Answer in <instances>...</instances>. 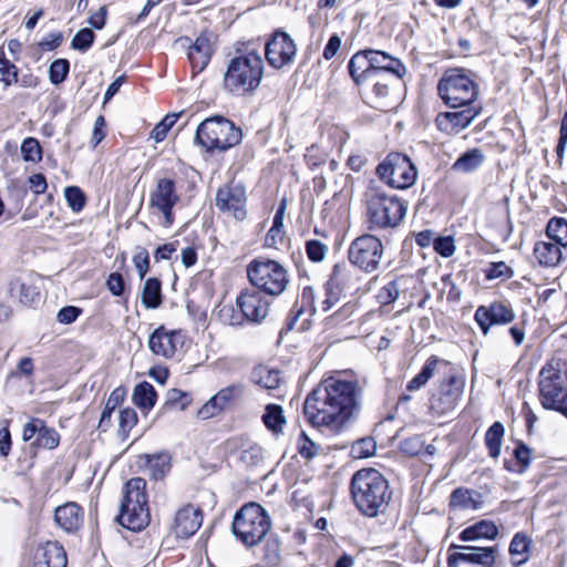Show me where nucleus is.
Wrapping results in <instances>:
<instances>
[{
	"mask_svg": "<svg viewBox=\"0 0 567 567\" xmlns=\"http://www.w3.org/2000/svg\"><path fill=\"white\" fill-rule=\"evenodd\" d=\"M360 406L358 384L330 377L308 394L303 413L315 427L338 433L358 415Z\"/></svg>",
	"mask_w": 567,
	"mask_h": 567,
	"instance_id": "obj_1",
	"label": "nucleus"
},
{
	"mask_svg": "<svg viewBox=\"0 0 567 567\" xmlns=\"http://www.w3.org/2000/svg\"><path fill=\"white\" fill-rule=\"evenodd\" d=\"M351 496L363 515L375 517L386 508L391 492L386 478L378 470L362 468L351 478Z\"/></svg>",
	"mask_w": 567,
	"mask_h": 567,
	"instance_id": "obj_2",
	"label": "nucleus"
},
{
	"mask_svg": "<svg viewBox=\"0 0 567 567\" xmlns=\"http://www.w3.org/2000/svg\"><path fill=\"white\" fill-rule=\"evenodd\" d=\"M264 75L261 56L250 51L233 58L224 76L225 87L231 93L244 95L259 86Z\"/></svg>",
	"mask_w": 567,
	"mask_h": 567,
	"instance_id": "obj_3",
	"label": "nucleus"
},
{
	"mask_svg": "<svg viewBox=\"0 0 567 567\" xmlns=\"http://www.w3.org/2000/svg\"><path fill=\"white\" fill-rule=\"evenodd\" d=\"M442 101L451 107L473 106L480 94L474 74L465 69L454 68L444 72L437 84Z\"/></svg>",
	"mask_w": 567,
	"mask_h": 567,
	"instance_id": "obj_4",
	"label": "nucleus"
},
{
	"mask_svg": "<svg viewBox=\"0 0 567 567\" xmlns=\"http://www.w3.org/2000/svg\"><path fill=\"white\" fill-rule=\"evenodd\" d=\"M364 202L371 228L395 227L406 214V206L400 198L378 187L367 189Z\"/></svg>",
	"mask_w": 567,
	"mask_h": 567,
	"instance_id": "obj_5",
	"label": "nucleus"
},
{
	"mask_svg": "<svg viewBox=\"0 0 567 567\" xmlns=\"http://www.w3.org/2000/svg\"><path fill=\"white\" fill-rule=\"evenodd\" d=\"M436 372L443 374L446 380L441 384L440 393L433 394L430 410L437 415H443L454 409L463 392L464 379L455 372L449 361L431 358L427 360V380Z\"/></svg>",
	"mask_w": 567,
	"mask_h": 567,
	"instance_id": "obj_6",
	"label": "nucleus"
},
{
	"mask_svg": "<svg viewBox=\"0 0 567 567\" xmlns=\"http://www.w3.org/2000/svg\"><path fill=\"white\" fill-rule=\"evenodd\" d=\"M539 400L544 409L567 417V371L558 361L545 364L538 377Z\"/></svg>",
	"mask_w": 567,
	"mask_h": 567,
	"instance_id": "obj_7",
	"label": "nucleus"
},
{
	"mask_svg": "<svg viewBox=\"0 0 567 567\" xmlns=\"http://www.w3.org/2000/svg\"><path fill=\"white\" fill-rule=\"evenodd\" d=\"M146 482L141 477L131 478L124 486L118 522L131 530H141L150 523Z\"/></svg>",
	"mask_w": 567,
	"mask_h": 567,
	"instance_id": "obj_8",
	"label": "nucleus"
},
{
	"mask_svg": "<svg viewBox=\"0 0 567 567\" xmlns=\"http://www.w3.org/2000/svg\"><path fill=\"white\" fill-rule=\"evenodd\" d=\"M270 526L265 508L257 503H249L236 513L233 532L247 547H252L266 537Z\"/></svg>",
	"mask_w": 567,
	"mask_h": 567,
	"instance_id": "obj_9",
	"label": "nucleus"
},
{
	"mask_svg": "<svg viewBox=\"0 0 567 567\" xmlns=\"http://www.w3.org/2000/svg\"><path fill=\"white\" fill-rule=\"evenodd\" d=\"M250 284L268 296L281 295L289 284L287 269L276 260L256 258L247 266Z\"/></svg>",
	"mask_w": 567,
	"mask_h": 567,
	"instance_id": "obj_10",
	"label": "nucleus"
},
{
	"mask_svg": "<svg viewBox=\"0 0 567 567\" xmlns=\"http://www.w3.org/2000/svg\"><path fill=\"white\" fill-rule=\"evenodd\" d=\"M240 128L223 116H214L203 121L196 131V141L207 151H226L241 141Z\"/></svg>",
	"mask_w": 567,
	"mask_h": 567,
	"instance_id": "obj_11",
	"label": "nucleus"
},
{
	"mask_svg": "<svg viewBox=\"0 0 567 567\" xmlns=\"http://www.w3.org/2000/svg\"><path fill=\"white\" fill-rule=\"evenodd\" d=\"M377 175L391 188L406 189L417 176V171L409 156L401 153H390L377 166Z\"/></svg>",
	"mask_w": 567,
	"mask_h": 567,
	"instance_id": "obj_12",
	"label": "nucleus"
},
{
	"mask_svg": "<svg viewBox=\"0 0 567 567\" xmlns=\"http://www.w3.org/2000/svg\"><path fill=\"white\" fill-rule=\"evenodd\" d=\"M382 256V241L378 237L369 234L355 238L348 250L350 262L365 272L375 271Z\"/></svg>",
	"mask_w": 567,
	"mask_h": 567,
	"instance_id": "obj_13",
	"label": "nucleus"
},
{
	"mask_svg": "<svg viewBox=\"0 0 567 567\" xmlns=\"http://www.w3.org/2000/svg\"><path fill=\"white\" fill-rule=\"evenodd\" d=\"M178 202L179 195L175 182L167 177L158 178L155 188L150 195V207L154 212L162 214V225L164 227L173 225V208Z\"/></svg>",
	"mask_w": 567,
	"mask_h": 567,
	"instance_id": "obj_14",
	"label": "nucleus"
},
{
	"mask_svg": "<svg viewBox=\"0 0 567 567\" xmlns=\"http://www.w3.org/2000/svg\"><path fill=\"white\" fill-rule=\"evenodd\" d=\"M297 54V45L291 37L284 31H276L267 42L265 55L270 66L282 69L290 65Z\"/></svg>",
	"mask_w": 567,
	"mask_h": 567,
	"instance_id": "obj_15",
	"label": "nucleus"
},
{
	"mask_svg": "<svg viewBox=\"0 0 567 567\" xmlns=\"http://www.w3.org/2000/svg\"><path fill=\"white\" fill-rule=\"evenodd\" d=\"M246 190L239 184H231L219 188L216 194V206L219 210L236 220L246 218Z\"/></svg>",
	"mask_w": 567,
	"mask_h": 567,
	"instance_id": "obj_16",
	"label": "nucleus"
},
{
	"mask_svg": "<svg viewBox=\"0 0 567 567\" xmlns=\"http://www.w3.org/2000/svg\"><path fill=\"white\" fill-rule=\"evenodd\" d=\"M237 306L250 322L259 323L270 311V301L260 290L247 289L237 297Z\"/></svg>",
	"mask_w": 567,
	"mask_h": 567,
	"instance_id": "obj_17",
	"label": "nucleus"
},
{
	"mask_svg": "<svg viewBox=\"0 0 567 567\" xmlns=\"http://www.w3.org/2000/svg\"><path fill=\"white\" fill-rule=\"evenodd\" d=\"M514 318L513 309L502 301H495L488 306H480L474 316L484 336L489 332L492 326L507 324L512 322Z\"/></svg>",
	"mask_w": 567,
	"mask_h": 567,
	"instance_id": "obj_18",
	"label": "nucleus"
},
{
	"mask_svg": "<svg viewBox=\"0 0 567 567\" xmlns=\"http://www.w3.org/2000/svg\"><path fill=\"white\" fill-rule=\"evenodd\" d=\"M184 344V336L178 330H167L164 327H159L154 330L148 339L150 350L158 357L166 359L174 358L176 352Z\"/></svg>",
	"mask_w": 567,
	"mask_h": 567,
	"instance_id": "obj_19",
	"label": "nucleus"
},
{
	"mask_svg": "<svg viewBox=\"0 0 567 567\" xmlns=\"http://www.w3.org/2000/svg\"><path fill=\"white\" fill-rule=\"evenodd\" d=\"M32 567H66V553L58 542L40 543L30 551Z\"/></svg>",
	"mask_w": 567,
	"mask_h": 567,
	"instance_id": "obj_20",
	"label": "nucleus"
},
{
	"mask_svg": "<svg viewBox=\"0 0 567 567\" xmlns=\"http://www.w3.org/2000/svg\"><path fill=\"white\" fill-rule=\"evenodd\" d=\"M466 109L458 112H445L436 116L435 123L441 132L447 134H457L467 127L478 115L480 109L475 106H465Z\"/></svg>",
	"mask_w": 567,
	"mask_h": 567,
	"instance_id": "obj_21",
	"label": "nucleus"
},
{
	"mask_svg": "<svg viewBox=\"0 0 567 567\" xmlns=\"http://www.w3.org/2000/svg\"><path fill=\"white\" fill-rule=\"evenodd\" d=\"M34 436H37L34 445L38 447L53 450L60 442L59 433L54 429L48 427L40 419H32L23 427V441H30Z\"/></svg>",
	"mask_w": 567,
	"mask_h": 567,
	"instance_id": "obj_22",
	"label": "nucleus"
},
{
	"mask_svg": "<svg viewBox=\"0 0 567 567\" xmlns=\"http://www.w3.org/2000/svg\"><path fill=\"white\" fill-rule=\"evenodd\" d=\"M202 523L203 515L200 509L188 504L177 511L173 529L176 537L188 538L197 532Z\"/></svg>",
	"mask_w": 567,
	"mask_h": 567,
	"instance_id": "obj_23",
	"label": "nucleus"
},
{
	"mask_svg": "<svg viewBox=\"0 0 567 567\" xmlns=\"http://www.w3.org/2000/svg\"><path fill=\"white\" fill-rule=\"evenodd\" d=\"M369 56L371 69L375 71V78H389L388 74H391L393 80L398 82L405 72V68L400 60L383 51L369 50Z\"/></svg>",
	"mask_w": 567,
	"mask_h": 567,
	"instance_id": "obj_24",
	"label": "nucleus"
},
{
	"mask_svg": "<svg viewBox=\"0 0 567 567\" xmlns=\"http://www.w3.org/2000/svg\"><path fill=\"white\" fill-rule=\"evenodd\" d=\"M483 495L475 489L458 487L450 496V507L453 512L478 511L484 506Z\"/></svg>",
	"mask_w": 567,
	"mask_h": 567,
	"instance_id": "obj_25",
	"label": "nucleus"
},
{
	"mask_svg": "<svg viewBox=\"0 0 567 567\" xmlns=\"http://www.w3.org/2000/svg\"><path fill=\"white\" fill-rule=\"evenodd\" d=\"M54 519L66 533L76 532L83 523V513L75 503H66L55 509Z\"/></svg>",
	"mask_w": 567,
	"mask_h": 567,
	"instance_id": "obj_26",
	"label": "nucleus"
},
{
	"mask_svg": "<svg viewBox=\"0 0 567 567\" xmlns=\"http://www.w3.org/2000/svg\"><path fill=\"white\" fill-rule=\"evenodd\" d=\"M351 78L357 84H365L375 79V71H372L369 50L355 53L348 65Z\"/></svg>",
	"mask_w": 567,
	"mask_h": 567,
	"instance_id": "obj_27",
	"label": "nucleus"
},
{
	"mask_svg": "<svg viewBox=\"0 0 567 567\" xmlns=\"http://www.w3.org/2000/svg\"><path fill=\"white\" fill-rule=\"evenodd\" d=\"M464 553H460L456 556H451L449 558V565L452 567L453 563L457 559L463 561L480 564L486 567H492L495 563V547H473L466 546L463 547Z\"/></svg>",
	"mask_w": 567,
	"mask_h": 567,
	"instance_id": "obj_28",
	"label": "nucleus"
},
{
	"mask_svg": "<svg viewBox=\"0 0 567 567\" xmlns=\"http://www.w3.org/2000/svg\"><path fill=\"white\" fill-rule=\"evenodd\" d=\"M367 84H372V103L375 109L388 111L394 107L396 101L393 97L389 78H375L374 81L368 82Z\"/></svg>",
	"mask_w": 567,
	"mask_h": 567,
	"instance_id": "obj_29",
	"label": "nucleus"
},
{
	"mask_svg": "<svg viewBox=\"0 0 567 567\" xmlns=\"http://www.w3.org/2000/svg\"><path fill=\"white\" fill-rule=\"evenodd\" d=\"M563 249L564 247L555 241L542 240L535 244L534 256L542 266L556 267L563 259Z\"/></svg>",
	"mask_w": 567,
	"mask_h": 567,
	"instance_id": "obj_30",
	"label": "nucleus"
},
{
	"mask_svg": "<svg viewBox=\"0 0 567 567\" xmlns=\"http://www.w3.org/2000/svg\"><path fill=\"white\" fill-rule=\"evenodd\" d=\"M213 53L212 40L209 35H199L188 50V59L194 69L203 71L208 64Z\"/></svg>",
	"mask_w": 567,
	"mask_h": 567,
	"instance_id": "obj_31",
	"label": "nucleus"
},
{
	"mask_svg": "<svg viewBox=\"0 0 567 567\" xmlns=\"http://www.w3.org/2000/svg\"><path fill=\"white\" fill-rule=\"evenodd\" d=\"M485 155L481 148H472L463 153L452 165V169L457 173H473L484 163Z\"/></svg>",
	"mask_w": 567,
	"mask_h": 567,
	"instance_id": "obj_32",
	"label": "nucleus"
},
{
	"mask_svg": "<svg viewBox=\"0 0 567 567\" xmlns=\"http://www.w3.org/2000/svg\"><path fill=\"white\" fill-rule=\"evenodd\" d=\"M498 534L496 525L491 520H481L467 528H465L460 538L463 542H471L476 539H494Z\"/></svg>",
	"mask_w": 567,
	"mask_h": 567,
	"instance_id": "obj_33",
	"label": "nucleus"
},
{
	"mask_svg": "<svg viewBox=\"0 0 567 567\" xmlns=\"http://www.w3.org/2000/svg\"><path fill=\"white\" fill-rule=\"evenodd\" d=\"M530 544L532 540L527 535L523 533L515 534L508 548L513 565L520 566L528 560Z\"/></svg>",
	"mask_w": 567,
	"mask_h": 567,
	"instance_id": "obj_34",
	"label": "nucleus"
},
{
	"mask_svg": "<svg viewBox=\"0 0 567 567\" xmlns=\"http://www.w3.org/2000/svg\"><path fill=\"white\" fill-rule=\"evenodd\" d=\"M141 299L146 309H157L162 305V284L157 278L144 282Z\"/></svg>",
	"mask_w": 567,
	"mask_h": 567,
	"instance_id": "obj_35",
	"label": "nucleus"
},
{
	"mask_svg": "<svg viewBox=\"0 0 567 567\" xmlns=\"http://www.w3.org/2000/svg\"><path fill=\"white\" fill-rule=\"evenodd\" d=\"M156 399V391L151 383L142 382L135 386L133 402L137 408L150 411L155 405Z\"/></svg>",
	"mask_w": 567,
	"mask_h": 567,
	"instance_id": "obj_36",
	"label": "nucleus"
},
{
	"mask_svg": "<svg viewBox=\"0 0 567 567\" xmlns=\"http://www.w3.org/2000/svg\"><path fill=\"white\" fill-rule=\"evenodd\" d=\"M504 433V425L501 422L493 423L485 433V445L493 458H497L501 454Z\"/></svg>",
	"mask_w": 567,
	"mask_h": 567,
	"instance_id": "obj_37",
	"label": "nucleus"
},
{
	"mask_svg": "<svg viewBox=\"0 0 567 567\" xmlns=\"http://www.w3.org/2000/svg\"><path fill=\"white\" fill-rule=\"evenodd\" d=\"M262 422L268 430L278 434L282 432V427L286 424V417L284 410L280 405L268 404L262 415Z\"/></svg>",
	"mask_w": 567,
	"mask_h": 567,
	"instance_id": "obj_38",
	"label": "nucleus"
},
{
	"mask_svg": "<svg viewBox=\"0 0 567 567\" xmlns=\"http://www.w3.org/2000/svg\"><path fill=\"white\" fill-rule=\"evenodd\" d=\"M10 295L18 298L22 305H32L39 298L38 289L21 280L11 284Z\"/></svg>",
	"mask_w": 567,
	"mask_h": 567,
	"instance_id": "obj_39",
	"label": "nucleus"
},
{
	"mask_svg": "<svg viewBox=\"0 0 567 567\" xmlns=\"http://www.w3.org/2000/svg\"><path fill=\"white\" fill-rule=\"evenodd\" d=\"M546 236L564 248H567V220L564 218H551L546 227Z\"/></svg>",
	"mask_w": 567,
	"mask_h": 567,
	"instance_id": "obj_40",
	"label": "nucleus"
},
{
	"mask_svg": "<svg viewBox=\"0 0 567 567\" xmlns=\"http://www.w3.org/2000/svg\"><path fill=\"white\" fill-rule=\"evenodd\" d=\"M169 456L168 454L161 453L147 456V468L154 480H159L165 476L169 471Z\"/></svg>",
	"mask_w": 567,
	"mask_h": 567,
	"instance_id": "obj_41",
	"label": "nucleus"
},
{
	"mask_svg": "<svg viewBox=\"0 0 567 567\" xmlns=\"http://www.w3.org/2000/svg\"><path fill=\"white\" fill-rule=\"evenodd\" d=\"M0 82L3 89L18 83V68L6 58L2 50H0Z\"/></svg>",
	"mask_w": 567,
	"mask_h": 567,
	"instance_id": "obj_42",
	"label": "nucleus"
},
{
	"mask_svg": "<svg viewBox=\"0 0 567 567\" xmlns=\"http://www.w3.org/2000/svg\"><path fill=\"white\" fill-rule=\"evenodd\" d=\"M297 446L299 454L306 460H312L323 453L322 446L309 439L305 432L299 435Z\"/></svg>",
	"mask_w": 567,
	"mask_h": 567,
	"instance_id": "obj_43",
	"label": "nucleus"
},
{
	"mask_svg": "<svg viewBox=\"0 0 567 567\" xmlns=\"http://www.w3.org/2000/svg\"><path fill=\"white\" fill-rule=\"evenodd\" d=\"M377 443L372 437H364L353 443L351 455L354 458H367L375 453Z\"/></svg>",
	"mask_w": 567,
	"mask_h": 567,
	"instance_id": "obj_44",
	"label": "nucleus"
},
{
	"mask_svg": "<svg viewBox=\"0 0 567 567\" xmlns=\"http://www.w3.org/2000/svg\"><path fill=\"white\" fill-rule=\"evenodd\" d=\"M425 446V440L423 434H415L404 439L400 443L401 451L410 456L420 455Z\"/></svg>",
	"mask_w": 567,
	"mask_h": 567,
	"instance_id": "obj_45",
	"label": "nucleus"
},
{
	"mask_svg": "<svg viewBox=\"0 0 567 567\" xmlns=\"http://www.w3.org/2000/svg\"><path fill=\"white\" fill-rule=\"evenodd\" d=\"M257 383L267 390H275L279 386L280 378L279 372L276 370H269L267 368H259L256 372Z\"/></svg>",
	"mask_w": 567,
	"mask_h": 567,
	"instance_id": "obj_46",
	"label": "nucleus"
},
{
	"mask_svg": "<svg viewBox=\"0 0 567 567\" xmlns=\"http://www.w3.org/2000/svg\"><path fill=\"white\" fill-rule=\"evenodd\" d=\"M21 154L27 162H39L42 158V150L35 138L28 137L22 142Z\"/></svg>",
	"mask_w": 567,
	"mask_h": 567,
	"instance_id": "obj_47",
	"label": "nucleus"
},
{
	"mask_svg": "<svg viewBox=\"0 0 567 567\" xmlns=\"http://www.w3.org/2000/svg\"><path fill=\"white\" fill-rule=\"evenodd\" d=\"M181 116V113H173L166 115L152 131L151 137L155 140V142H162L167 132L173 127L176 123L177 118Z\"/></svg>",
	"mask_w": 567,
	"mask_h": 567,
	"instance_id": "obj_48",
	"label": "nucleus"
},
{
	"mask_svg": "<svg viewBox=\"0 0 567 567\" xmlns=\"http://www.w3.org/2000/svg\"><path fill=\"white\" fill-rule=\"evenodd\" d=\"M69 61L65 59H58L53 61L49 69V78L51 83H62L69 73Z\"/></svg>",
	"mask_w": 567,
	"mask_h": 567,
	"instance_id": "obj_49",
	"label": "nucleus"
},
{
	"mask_svg": "<svg viewBox=\"0 0 567 567\" xmlns=\"http://www.w3.org/2000/svg\"><path fill=\"white\" fill-rule=\"evenodd\" d=\"M64 196L68 202L69 207L79 213L82 210L85 204V197L83 192L76 186H69L64 190Z\"/></svg>",
	"mask_w": 567,
	"mask_h": 567,
	"instance_id": "obj_50",
	"label": "nucleus"
},
{
	"mask_svg": "<svg viewBox=\"0 0 567 567\" xmlns=\"http://www.w3.org/2000/svg\"><path fill=\"white\" fill-rule=\"evenodd\" d=\"M350 281V270L346 264H337L330 276L329 285L344 288Z\"/></svg>",
	"mask_w": 567,
	"mask_h": 567,
	"instance_id": "obj_51",
	"label": "nucleus"
},
{
	"mask_svg": "<svg viewBox=\"0 0 567 567\" xmlns=\"http://www.w3.org/2000/svg\"><path fill=\"white\" fill-rule=\"evenodd\" d=\"M225 409L219 395L216 393L199 410L198 415L203 419H210L219 414Z\"/></svg>",
	"mask_w": 567,
	"mask_h": 567,
	"instance_id": "obj_52",
	"label": "nucleus"
},
{
	"mask_svg": "<svg viewBox=\"0 0 567 567\" xmlns=\"http://www.w3.org/2000/svg\"><path fill=\"white\" fill-rule=\"evenodd\" d=\"M136 423L137 414L133 409L126 408L120 412L118 431L123 436H126Z\"/></svg>",
	"mask_w": 567,
	"mask_h": 567,
	"instance_id": "obj_53",
	"label": "nucleus"
},
{
	"mask_svg": "<svg viewBox=\"0 0 567 567\" xmlns=\"http://www.w3.org/2000/svg\"><path fill=\"white\" fill-rule=\"evenodd\" d=\"M244 386L239 383L226 386L217 392L225 408L243 396Z\"/></svg>",
	"mask_w": 567,
	"mask_h": 567,
	"instance_id": "obj_54",
	"label": "nucleus"
},
{
	"mask_svg": "<svg viewBox=\"0 0 567 567\" xmlns=\"http://www.w3.org/2000/svg\"><path fill=\"white\" fill-rule=\"evenodd\" d=\"M306 252L311 261H322L328 252V247L320 240H308L306 244Z\"/></svg>",
	"mask_w": 567,
	"mask_h": 567,
	"instance_id": "obj_55",
	"label": "nucleus"
},
{
	"mask_svg": "<svg viewBox=\"0 0 567 567\" xmlns=\"http://www.w3.org/2000/svg\"><path fill=\"white\" fill-rule=\"evenodd\" d=\"M94 41V33L91 29L80 30L72 40V47L80 51H86Z\"/></svg>",
	"mask_w": 567,
	"mask_h": 567,
	"instance_id": "obj_56",
	"label": "nucleus"
},
{
	"mask_svg": "<svg viewBox=\"0 0 567 567\" xmlns=\"http://www.w3.org/2000/svg\"><path fill=\"white\" fill-rule=\"evenodd\" d=\"M434 250L442 257H451L455 251V244L452 236L437 237L433 241Z\"/></svg>",
	"mask_w": 567,
	"mask_h": 567,
	"instance_id": "obj_57",
	"label": "nucleus"
},
{
	"mask_svg": "<svg viewBox=\"0 0 567 567\" xmlns=\"http://www.w3.org/2000/svg\"><path fill=\"white\" fill-rule=\"evenodd\" d=\"M513 271L504 261L492 262L486 270L488 279L509 278Z\"/></svg>",
	"mask_w": 567,
	"mask_h": 567,
	"instance_id": "obj_58",
	"label": "nucleus"
},
{
	"mask_svg": "<svg viewBox=\"0 0 567 567\" xmlns=\"http://www.w3.org/2000/svg\"><path fill=\"white\" fill-rule=\"evenodd\" d=\"M133 262L135 265V268L137 269L140 278L143 279L148 271V265H150V257H148L147 250L140 249L134 255Z\"/></svg>",
	"mask_w": 567,
	"mask_h": 567,
	"instance_id": "obj_59",
	"label": "nucleus"
},
{
	"mask_svg": "<svg viewBox=\"0 0 567 567\" xmlns=\"http://www.w3.org/2000/svg\"><path fill=\"white\" fill-rule=\"evenodd\" d=\"M124 279L121 274L112 272L107 280L106 287L113 296L120 297L124 292Z\"/></svg>",
	"mask_w": 567,
	"mask_h": 567,
	"instance_id": "obj_60",
	"label": "nucleus"
},
{
	"mask_svg": "<svg viewBox=\"0 0 567 567\" xmlns=\"http://www.w3.org/2000/svg\"><path fill=\"white\" fill-rule=\"evenodd\" d=\"M81 315V309L73 306H66L58 312L56 319L60 323L70 324Z\"/></svg>",
	"mask_w": 567,
	"mask_h": 567,
	"instance_id": "obj_61",
	"label": "nucleus"
},
{
	"mask_svg": "<svg viewBox=\"0 0 567 567\" xmlns=\"http://www.w3.org/2000/svg\"><path fill=\"white\" fill-rule=\"evenodd\" d=\"M30 189L35 194L40 195L47 190L48 184L44 175L33 174L29 177Z\"/></svg>",
	"mask_w": 567,
	"mask_h": 567,
	"instance_id": "obj_62",
	"label": "nucleus"
},
{
	"mask_svg": "<svg viewBox=\"0 0 567 567\" xmlns=\"http://www.w3.org/2000/svg\"><path fill=\"white\" fill-rule=\"evenodd\" d=\"M399 291L396 288V285L394 282H389L386 286H384L379 295L378 298L383 303H389L391 301H394L398 298Z\"/></svg>",
	"mask_w": 567,
	"mask_h": 567,
	"instance_id": "obj_63",
	"label": "nucleus"
},
{
	"mask_svg": "<svg viewBox=\"0 0 567 567\" xmlns=\"http://www.w3.org/2000/svg\"><path fill=\"white\" fill-rule=\"evenodd\" d=\"M340 47H341V39H340V37L337 35V34H333L329 39V41H328V43H327V45H326V48L323 50V58L326 60L332 59L336 55V53L339 51Z\"/></svg>",
	"mask_w": 567,
	"mask_h": 567,
	"instance_id": "obj_64",
	"label": "nucleus"
}]
</instances>
